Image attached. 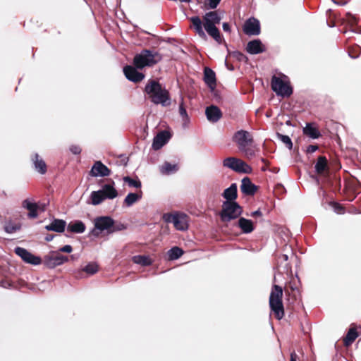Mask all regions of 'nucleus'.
I'll return each instance as SVG.
<instances>
[{
  "mask_svg": "<svg viewBox=\"0 0 361 361\" xmlns=\"http://www.w3.org/2000/svg\"><path fill=\"white\" fill-rule=\"evenodd\" d=\"M145 92L154 104H161L162 106H168L171 104L169 92L165 87H162L157 80H149L145 85Z\"/></svg>",
  "mask_w": 361,
  "mask_h": 361,
  "instance_id": "f257e3e1",
  "label": "nucleus"
},
{
  "mask_svg": "<svg viewBox=\"0 0 361 361\" xmlns=\"http://www.w3.org/2000/svg\"><path fill=\"white\" fill-rule=\"evenodd\" d=\"M162 59L161 55L157 51L150 49H142L139 54H135L133 59V65L140 69L145 67H152L158 63Z\"/></svg>",
  "mask_w": 361,
  "mask_h": 361,
  "instance_id": "f03ea898",
  "label": "nucleus"
},
{
  "mask_svg": "<svg viewBox=\"0 0 361 361\" xmlns=\"http://www.w3.org/2000/svg\"><path fill=\"white\" fill-rule=\"evenodd\" d=\"M282 298V287L274 284L272 286V289L269 295V307L278 320L281 319L284 316V307Z\"/></svg>",
  "mask_w": 361,
  "mask_h": 361,
  "instance_id": "7ed1b4c3",
  "label": "nucleus"
},
{
  "mask_svg": "<svg viewBox=\"0 0 361 361\" xmlns=\"http://www.w3.org/2000/svg\"><path fill=\"white\" fill-rule=\"evenodd\" d=\"M243 208L238 202H223L222 209L219 212L222 222H230L238 219L243 214Z\"/></svg>",
  "mask_w": 361,
  "mask_h": 361,
  "instance_id": "20e7f679",
  "label": "nucleus"
},
{
  "mask_svg": "<svg viewBox=\"0 0 361 361\" xmlns=\"http://www.w3.org/2000/svg\"><path fill=\"white\" fill-rule=\"evenodd\" d=\"M223 166L239 173L250 174L252 171V167L246 162L233 157L224 159L223 160Z\"/></svg>",
  "mask_w": 361,
  "mask_h": 361,
  "instance_id": "39448f33",
  "label": "nucleus"
},
{
  "mask_svg": "<svg viewBox=\"0 0 361 361\" xmlns=\"http://www.w3.org/2000/svg\"><path fill=\"white\" fill-rule=\"evenodd\" d=\"M271 87L276 95L281 97H289L293 94V87L289 82H285L276 75L271 78Z\"/></svg>",
  "mask_w": 361,
  "mask_h": 361,
  "instance_id": "423d86ee",
  "label": "nucleus"
},
{
  "mask_svg": "<svg viewBox=\"0 0 361 361\" xmlns=\"http://www.w3.org/2000/svg\"><path fill=\"white\" fill-rule=\"evenodd\" d=\"M114 219L110 216H97L94 219V228L91 230L90 234L97 237L99 233L106 231L109 234L111 228L114 226Z\"/></svg>",
  "mask_w": 361,
  "mask_h": 361,
  "instance_id": "0eeeda50",
  "label": "nucleus"
},
{
  "mask_svg": "<svg viewBox=\"0 0 361 361\" xmlns=\"http://www.w3.org/2000/svg\"><path fill=\"white\" fill-rule=\"evenodd\" d=\"M233 141L237 145L239 150H245V147L253 142V137L248 131L240 130L234 133Z\"/></svg>",
  "mask_w": 361,
  "mask_h": 361,
  "instance_id": "6e6552de",
  "label": "nucleus"
},
{
  "mask_svg": "<svg viewBox=\"0 0 361 361\" xmlns=\"http://www.w3.org/2000/svg\"><path fill=\"white\" fill-rule=\"evenodd\" d=\"M68 258L67 256L60 255L56 252H51L47 255L42 259V263L49 269H54L57 266L62 265L68 262Z\"/></svg>",
  "mask_w": 361,
  "mask_h": 361,
  "instance_id": "1a4fd4ad",
  "label": "nucleus"
},
{
  "mask_svg": "<svg viewBox=\"0 0 361 361\" xmlns=\"http://www.w3.org/2000/svg\"><path fill=\"white\" fill-rule=\"evenodd\" d=\"M14 252L27 264L37 266L42 263L40 257L32 254L25 248L16 247L14 249Z\"/></svg>",
  "mask_w": 361,
  "mask_h": 361,
  "instance_id": "9d476101",
  "label": "nucleus"
},
{
  "mask_svg": "<svg viewBox=\"0 0 361 361\" xmlns=\"http://www.w3.org/2000/svg\"><path fill=\"white\" fill-rule=\"evenodd\" d=\"M243 32L247 35L257 36L260 34V22L255 17H250L245 22L243 27Z\"/></svg>",
  "mask_w": 361,
  "mask_h": 361,
  "instance_id": "9b49d317",
  "label": "nucleus"
},
{
  "mask_svg": "<svg viewBox=\"0 0 361 361\" xmlns=\"http://www.w3.org/2000/svg\"><path fill=\"white\" fill-rule=\"evenodd\" d=\"M288 256L286 254H280L276 257V269L280 274H291L292 269L288 262Z\"/></svg>",
  "mask_w": 361,
  "mask_h": 361,
  "instance_id": "f8f14e48",
  "label": "nucleus"
},
{
  "mask_svg": "<svg viewBox=\"0 0 361 361\" xmlns=\"http://www.w3.org/2000/svg\"><path fill=\"white\" fill-rule=\"evenodd\" d=\"M139 68L136 66L126 65L123 67V73L126 78L131 82H139L142 81L145 78V75L139 72L137 70Z\"/></svg>",
  "mask_w": 361,
  "mask_h": 361,
  "instance_id": "ddd939ff",
  "label": "nucleus"
},
{
  "mask_svg": "<svg viewBox=\"0 0 361 361\" xmlns=\"http://www.w3.org/2000/svg\"><path fill=\"white\" fill-rule=\"evenodd\" d=\"M171 138V134L169 131L162 130L157 133L153 138L152 147L154 150L160 149L166 145Z\"/></svg>",
  "mask_w": 361,
  "mask_h": 361,
  "instance_id": "4468645a",
  "label": "nucleus"
},
{
  "mask_svg": "<svg viewBox=\"0 0 361 361\" xmlns=\"http://www.w3.org/2000/svg\"><path fill=\"white\" fill-rule=\"evenodd\" d=\"M90 173L94 177H106L111 174V170L101 161H97L93 164Z\"/></svg>",
  "mask_w": 361,
  "mask_h": 361,
  "instance_id": "2eb2a0df",
  "label": "nucleus"
},
{
  "mask_svg": "<svg viewBox=\"0 0 361 361\" xmlns=\"http://www.w3.org/2000/svg\"><path fill=\"white\" fill-rule=\"evenodd\" d=\"M245 49L250 54H259L264 52L266 47L259 39H255L248 42Z\"/></svg>",
  "mask_w": 361,
  "mask_h": 361,
  "instance_id": "dca6fc26",
  "label": "nucleus"
},
{
  "mask_svg": "<svg viewBox=\"0 0 361 361\" xmlns=\"http://www.w3.org/2000/svg\"><path fill=\"white\" fill-rule=\"evenodd\" d=\"M257 189L258 187L252 183L249 177L246 176L242 179L240 190L244 195L253 196L257 191Z\"/></svg>",
  "mask_w": 361,
  "mask_h": 361,
  "instance_id": "f3484780",
  "label": "nucleus"
},
{
  "mask_svg": "<svg viewBox=\"0 0 361 361\" xmlns=\"http://www.w3.org/2000/svg\"><path fill=\"white\" fill-rule=\"evenodd\" d=\"M203 80L207 86L213 91L216 87V78L215 72L209 67L204 68Z\"/></svg>",
  "mask_w": 361,
  "mask_h": 361,
  "instance_id": "a211bd4d",
  "label": "nucleus"
},
{
  "mask_svg": "<svg viewBox=\"0 0 361 361\" xmlns=\"http://www.w3.org/2000/svg\"><path fill=\"white\" fill-rule=\"evenodd\" d=\"M205 115L209 121L216 123L222 117V112L217 106L210 105L206 108Z\"/></svg>",
  "mask_w": 361,
  "mask_h": 361,
  "instance_id": "6ab92c4d",
  "label": "nucleus"
},
{
  "mask_svg": "<svg viewBox=\"0 0 361 361\" xmlns=\"http://www.w3.org/2000/svg\"><path fill=\"white\" fill-rule=\"evenodd\" d=\"M221 19L216 11H209L203 16L204 27L216 26L220 23Z\"/></svg>",
  "mask_w": 361,
  "mask_h": 361,
  "instance_id": "aec40b11",
  "label": "nucleus"
},
{
  "mask_svg": "<svg viewBox=\"0 0 361 361\" xmlns=\"http://www.w3.org/2000/svg\"><path fill=\"white\" fill-rule=\"evenodd\" d=\"M237 226L240 228L241 232L245 234L250 233L255 230L252 221L245 217L240 216L238 218Z\"/></svg>",
  "mask_w": 361,
  "mask_h": 361,
  "instance_id": "412c9836",
  "label": "nucleus"
},
{
  "mask_svg": "<svg viewBox=\"0 0 361 361\" xmlns=\"http://www.w3.org/2000/svg\"><path fill=\"white\" fill-rule=\"evenodd\" d=\"M66 226V221L59 219H54L50 224L45 226L44 228L49 231L63 233L65 231Z\"/></svg>",
  "mask_w": 361,
  "mask_h": 361,
  "instance_id": "4be33fe9",
  "label": "nucleus"
},
{
  "mask_svg": "<svg viewBox=\"0 0 361 361\" xmlns=\"http://www.w3.org/2000/svg\"><path fill=\"white\" fill-rule=\"evenodd\" d=\"M222 197L226 199L225 202H236L238 197V186L235 183H232L228 188H226L222 193Z\"/></svg>",
  "mask_w": 361,
  "mask_h": 361,
  "instance_id": "5701e85b",
  "label": "nucleus"
},
{
  "mask_svg": "<svg viewBox=\"0 0 361 361\" xmlns=\"http://www.w3.org/2000/svg\"><path fill=\"white\" fill-rule=\"evenodd\" d=\"M22 207L29 211L27 214L29 218L35 219L37 217V210L39 209V207L36 202H32L29 199H25L22 202Z\"/></svg>",
  "mask_w": 361,
  "mask_h": 361,
  "instance_id": "b1692460",
  "label": "nucleus"
},
{
  "mask_svg": "<svg viewBox=\"0 0 361 361\" xmlns=\"http://www.w3.org/2000/svg\"><path fill=\"white\" fill-rule=\"evenodd\" d=\"M31 159L35 171L39 174H45L47 172V164L45 161L39 157V155L37 153H35Z\"/></svg>",
  "mask_w": 361,
  "mask_h": 361,
  "instance_id": "393cba45",
  "label": "nucleus"
},
{
  "mask_svg": "<svg viewBox=\"0 0 361 361\" xmlns=\"http://www.w3.org/2000/svg\"><path fill=\"white\" fill-rule=\"evenodd\" d=\"M173 224L177 230L181 231H186L188 228L187 215L184 213H178V215Z\"/></svg>",
  "mask_w": 361,
  "mask_h": 361,
  "instance_id": "a878e982",
  "label": "nucleus"
},
{
  "mask_svg": "<svg viewBox=\"0 0 361 361\" xmlns=\"http://www.w3.org/2000/svg\"><path fill=\"white\" fill-rule=\"evenodd\" d=\"M103 196L104 195L106 199L112 200L117 197L118 192L114 188V182L112 184H104L100 189Z\"/></svg>",
  "mask_w": 361,
  "mask_h": 361,
  "instance_id": "bb28decb",
  "label": "nucleus"
},
{
  "mask_svg": "<svg viewBox=\"0 0 361 361\" xmlns=\"http://www.w3.org/2000/svg\"><path fill=\"white\" fill-rule=\"evenodd\" d=\"M190 20L191 21L195 32L197 33V35L201 37L202 39H206L207 35L203 30L202 27V22L200 19V18L197 16H192L190 18Z\"/></svg>",
  "mask_w": 361,
  "mask_h": 361,
  "instance_id": "cd10ccee",
  "label": "nucleus"
},
{
  "mask_svg": "<svg viewBox=\"0 0 361 361\" xmlns=\"http://www.w3.org/2000/svg\"><path fill=\"white\" fill-rule=\"evenodd\" d=\"M303 134L312 139H318L322 134L319 130L311 123H307L302 129Z\"/></svg>",
  "mask_w": 361,
  "mask_h": 361,
  "instance_id": "c85d7f7f",
  "label": "nucleus"
},
{
  "mask_svg": "<svg viewBox=\"0 0 361 361\" xmlns=\"http://www.w3.org/2000/svg\"><path fill=\"white\" fill-rule=\"evenodd\" d=\"M85 229V224L80 220H75L67 226V230L74 233H82Z\"/></svg>",
  "mask_w": 361,
  "mask_h": 361,
  "instance_id": "c756f323",
  "label": "nucleus"
},
{
  "mask_svg": "<svg viewBox=\"0 0 361 361\" xmlns=\"http://www.w3.org/2000/svg\"><path fill=\"white\" fill-rule=\"evenodd\" d=\"M314 169L315 172L318 174H322L329 169L328 161L326 157L319 156L317 158V162L314 165Z\"/></svg>",
  "mask_w": 361,
  "mask_h": 361,
  "instance_id": "7c9ffc66",
  "label": "nucleus"
},
{
  "mask_svg": "<svg viewBox=\"0 0 361 361\" xmlns=\"http://www.w3.org/2000/svg\"><path fill=\"white\" fill-rule=\"evenodd\" d=\"M22 225L20 223L13 222L11 219L5 221L4 225V230L8 234H13L21 229Z\"/></svg>",
  "mask_w": 361,
  "mask_h": 361,
  "instance_id": "2f4dec72",
  "label": "nucleus"
},
{
  "mask_svg": "<svg viewBox=\"0 0 361 361\" xmlns=\"http://www.w3.org/2000/svg\"><path fill=\"white\" fill-rule=\"evenodd\" d=\"M178 171V164H172L168 161H165L164 164L160 167V172L162 174L170 175L176 173Z\"/></svg>",
  "mask_w": 361,
  "mask_h": 361,
  "instance_id": "473e14b6",
  "label": "nucleus"
},
{
  "mask_svg": "<svg viewBox=\"0 0 361 361\" xmlns=\"http://www.w3.org/2000/svg\"><path fill=\"white\" fill-rule=\"evenodd\" d=\"M133 262L135 264L144 267L150 266L152 264V259L147 255H135L133 257Z\"/></svg>",
  "mask_w": 361,
  "mask_h": 361,
  "instance_id": "72a5a7b5",
  "label": "nucleus"
},
{
  "mask_svg": "<svg viewBox=\"0 0 361 361\" xmlns=\"http://www.w3.org/2000/svg\"><path fill=\"white\" fill-rule=\"evenodd\" d=\"M90 198L92 200V204L94 206L101 204L104 200L106 199L104 195L103 196V194L100 190L97 191H92L90 194Z\"/></svg>",
  "mask_w": 361,
  "mask_h": 361,
  "instance_id": "f704fd0d",
  "label": "nucleus"
},
{
  "mask_svg": "<svg viewBox=\"0 0 361 361\" xmlns=\"http://www.w3.org/2000/svg\"><path fill=\"white\" fill-rule=\"evenodd\" d=\"M183 253L184 252L181 248L174 246L168 251L167 255L170 260H176L179 259Z\"/></svg>",
  "mask_w": 361,
  "mask_h": 361,
  "instance_id": "c9c22d12",
  "label": "nucleus"
},
{
  "mask_svg": "<svg viewBox=\"0 0 361 361\" xmlns=\"http://www.w3.org/2000/svg\"><path fill=\"white\" fill-rule=\"evenodd\" d=\"M204 30L216 42L220 43L221 42V37L219 30L216 26H210L204 27Z\"/></svg>",
  "mask_w": 361,
  "mask_h": 361,
  "instance_id": "e433bc0d",
  "label": "nucleus"
},
{
  "mask_svg": "<svg viewBox=\"0 0 361 361\" xmlns=\"http://www.w3.org/2000/svg\"><path fill=\"white\" fill-rule=\"evenodd\" d=\"M142 198V192L140 191V194L130 192L127 195V196L124 199V203L128 207L132 206L135 202L138 201Z\"/></svg>",
  "mask_w": 361,
  "mask_h": 361,
  "instance_id": "4c0bfd02",
  "label": "nucleus"
},
{
  "mask_svg": "<svg viewBox=\"0 0 361 361\" xmlns=\"http://www.w3.org/2000/svg\"><path fill=\"white\" fill-rule=\"evenodd\" d=\"M358 336V333L355 329H350L345 338L344 345L348 346L351 345Z\"/></svg>",
  "mask_w": 361,
  "mask_h": 361,
  "instance_id": "58836bf2",
  "label": "nucleus"
},
{
  "mask_svg": "<svg viewBox=\"0 0 361 361\" xmlns=\"http://www.w3.org/2000/svg\"><path fill=\"white\" fill-rule=\"evenodd\" d=\"M276 135L279 140H280L283 143L286 145L288 149H292L293 142L288 135H283L279 133H276Z\"/></svg>",
  "mask_w": 361,
  "mask_h": 361,
  "instance_id": "ea45409f",
  "label": "nucleus"
},
{
  "mask_svg": "<svg viewBox=\"0 0 361 361\" xmlns=\"http://www.w3.org/2000/svg\"><path fill=\"white\" fill-rule=\"evenodd\" d=\"M123 180L125 183H127L130 187H133L135 188H140L142 186L141 181L137 178L133 179L130 178V176H124L123 178Z\"/></svg>",
  "mask_w": 361,
  "mask_h": 361,
  "instance_id": "a19ab883",
  "label": "nucleus"
},
{
  "mask_svg": "<svg viewBox=\"0 0 361 361\" xmlns=\"http://www.w3.org/2000/svg\"><path fill=\"white\" fill-rule=\"evenodd\" d=\"M229 55L240 62L246 63L248 61V58L243 53L238 50L230 51Z\"/></svg>",
  "mask_w": 361,
  "mask_h": 361,
  "instance_id": "79ce46f5",
  "label": "nucleus"
},
{
  "mask_svg": "<svg viewBox=\"0 0 361 361\" xmlns=\"http://www.w3.org/2000/svg\"><path fill=\"white\" fill-rule=\"evenodd\" d=\"M87 274L93 275L98 271V265L96 263H88L82 269Z\"/></svg>",
  "mask_w": 361,
  "mask_h": 361,
  "instance_id": "37998d69",
  "label": "nucleus"
},
{
  "mask_svg": "<svg viewBox=\"0 0 361 361\" xmlns=\"http://www.w3.org/2000/svg\"><path fill=\"white\" fill-rule=\"evenodd\" d=\"M179 114H180V116L182 117V119L183 121H189V116L188 115L186 109L184 106L183 98H181V102L179 104Z\"/></svg>",
  "mask_w": 361,
  "mask_h": 361,
  "instance_id": "c03bdc74",
  "label": "nucleus"
},
{
  "mask_svg": "<svg viewBox=\"0 0 361 361\" xmlns=\"http://www.w3.org/2000/svg\"><path fill=\"white\" fill-rule=\"evenodd\" d=\"M127 228V225L123 223H118V224H114V226L111 228V230L109 231V234L121 231L123 230H126Z\"/></svg>",
  "mask_w": 361,
  "mask_h": 361,
  "instance_id": "a18cd8bd",
  "label": "nucleus"
},
{
  "mask_svg": "<svg viewBox=\"0 0 361 361\" xmlns=\"http://www.w3.org/2000/svg\"><path fill=\"white\" fill-rule=\"evenodd\" d=\"M331 205L334 211L338 214H342L345 213V208L339 203L333 202Z\"/></svg>",
  "mask_w": 361,
  "mask_h": 361,
  "instance_id": "49530a36",
  "label": "nucleus"
},
{
  "mask_svg": "<svg viewBox=\"0 0 361 361\" xmlns=\"http://www.w3.org/2000/svg\"><path fill=\"white\" fill-rule=\"evenodd\" d=\"M220 2L221 0H208V2H205V8L207 9H215Z\"/></svg>",
  "mask_w": 361,
  "mask_h": 361,
  "instance_id": "de8ad7c7",
  "label": "nucleus"
},
{
  "mask_svg": "<svg viewBox=\"0 0 361 361\" xmlns=\"http://www.w3.org/2000/svg\"><path fill=\"white\" fill-rule=\"evenodd\" d=\"M177 215H178V213H176L174 214H171V213H166L163 215V219L166 223H173L175 219L176 218Z\"/></svg>",
  "mask_w": 361,
  "mask_h": 361,
  "instance_id": "09e8293b",
  "label": "nucleus"
},
{
  "mask_svg": "<svg viewBox=\"0 0 361 361\" xmlns=\"http://www.w3.org/2000/svg\"><path fill=\"white\" fill-rule=\"evenodd\" d=\"M346 20H348V23L353 26V25L357 24V19L355 16L350 13H347L346 14Z\"/></svg>",
  "mask_w": 361,
  "mask_h": 361,
  "instance_id": "8fccbe9b",
  "label": "nucleus"
},
{
  "mask_svg": "<svg viewBox=\"0 0 361 361\" xmlns=\"http://www.w3.org/2000/svg\"><path fill=\"white\" fill-rule=\"evenodd\" d=\"M69 150L71 151V152L73 154H80L81 153V148L80 147V146L78 145H73L71 146H70L69 147Z\"/></svg>",
  "mask_w": 361,
  "mask_h": 361,
  "instance_id": "3c124183",
  "label": "nucleus"
},
{
  "mask_svg": "<svg viewBox=\"0 0 361 361\" xmlns=\"http://www.w3.org/2000/svg\"><path fill=\"white\" fill-rule=\"evenodd\" d=\"M319 147L317 145H310L306 148V153L307 154H312L315 152L317 150H318Z\"/></svg>",
  "mask_w": 361,
  "mask_h": 361,
  "instance_id": "603ef678",
  "label": "nucleus"
},
{
  "mask_svg": "<svg viewBox=\"0 0 361 361\" xmlns=\"http://www.w3.org/2000/svg\"><path fill=\"white\" fill-rule=\"evenodd\" d=\"M73 250V247L70 245H66L59 248V251L62 252L71 253Z\"/></svg>",
  "mask_w": 361,
  "mask_h": 361,
  "instance_id": "864d4df0",
  "label": "nucleus"
},
{
  "mask_svg": "<svg viewBox=\"0 0 361 361\" xmlns=\"http://www.w3.org/2000/svg\"><path fill=\"white\" fill-rule=\"evenodd\" d=\"M222 28H223V30L226 32H231V26H230L229 23L227 22L223 23Z\"/></svg>",
  "mask_w": 361,
  "mask_h": 361,
  "instance_id": "5fc2aeb1",
  "label": "nucleus"
},
{
  "mask_svg": "<svg viewBox=\"0 0 361 361\" xmlns=\"http://www.w3.org/2000/svg\"><path fill=\"white\" fill-rule=\"evenodd\" d=\"M240 152H245L247 156H254L255 152L252 149L245 147V150H240Z\"/></svg>",
  "mask_w": 361,
  "mask_h": 361,
  "instance_id": "6e6d98bb",
  "label": "nucleus"
},
{
  "mask_svg": "<svg viewBox=\"0 0 361 361\" xmlns=\"http://www.w3.org/2000/svg\"><path fill=\"white\" fill-rule=\"evenodd\" d=\"M251 216H262V212L260 211L259 209H258L257 210L255 211V212H252L251 213Z\"/></svg>",
  "mask_w": 361,
  "mask_h": 361,
  "instance_id": "4d7b16f0",
  "label": "nucleus"
},
{
  "mask_svg": "<svg viewBox=\"0 0 361 361\" xmlns=\"http://www.w3.org/2000/svg\"><path fill=\"white\" fill-rule=\"evenodd\" d=\"M54 236L55 235L53 234H47V235L44 237V240L47 242H50L54 239Z\"/></svg>",
  "mask_w": 361,
  "mask_h": 361,
  "instance_id": "13d9d810",
  "label": "nucleus"
},
{
  "mask_svg": "<svg viewBox=\"0 0 361 361\" xmlns=\"http://www.w3.org/2000/svg\"><path fill=\"white\" fill-rule=\"evenodd\" d=\"M298 355L295 351L290 353V361H297Z\"/></svg>",
  "mask_w": 361,
  "mask_h": 361,
  "instance_id": "bf43d9fd",
  "label": "nucleus"
},
{
  "mask_svg": "<svg viewBox=\"0 0 361 361\" xmlns=\"http://www.w3.org/2000/svg\"><path fill=\"white\" fill-rule=\"evenodd\" d=\"M225 65H226V66L227 67V68H228V70H230V71H233V70H234V67H233V66H232V65H231V66H230V65H228V63L226 62V61H225Z\"/></svg>",
  "mask_w": 361,
  "mask_h": 361,
  "instance_id": "052dcab7",
  "label": "nucleus"
},
{
  "mask_svg": "<svg viewBox=\"0 0 361 361\" xmlns=\"http://www.w3.org/2000/svg\"><path fill=\"white\" fill-rule=\"evenodd\" d=\"M334 4H336L338 5H345L346 3L345 2H339V1H336L335 0H331Z\"/></svg>",
  "mask_w": 361,
  "mask_h": 361,
  "instance_id": "680f3d73",
  "label": "nucleus"
},
{
  "mask_svg": "<svg viewBox=\"0 0 361 361\" xmlns=\"http://www.w3.org/2000/svg\"><path fill=\"white\" fill-rule=\"evenodd\" d=\"M348 55L352 59H357L359 56V55H353L350 52H349Z\"/></svg>",
  "mask_w": 361,
  "mask_h": 361,
  "instance_id": "e2e57ef3",
  "label": "nucleus"
},
{
  "mask_svg": "<svg viewBox=\"0 0 361 361\" xmlns=\"http://www.w3.org/2000/svg\"><path fill=\"white\" fill-rule=\"evenodd\" d=\"M286 124L287 126H293V125H292V123H291V121H290V120L287 121L286 122Z\"/></svg>",
  "mask_w": 361,
  "mask_h": 361,
  "instance_id": "0e129e2a",
  "label": "nucleus"
},
{
  "mask_svg": "<svg viewBox=\"0 0 361 361\" xmlns=\"http://www.w3.org/2000/svg\"><path fill=\"white\" fill-rule=\"evenodd\" d=\"M45 207H46V204H42V207H41V208H39V209H40L42 211H44V210H45Z\"/></svg>",
  "mask_w": 361,
  "mask_h": 361,
  "instance_id": "69168bd1",
  "label": "nucleus"
},
{
  "mask_svg": "<svg viewBox=\"0 0 361 361\" xmlns=\"http://www.w3.org/2000/svg\"><path fill=\"white\" fill-rule=\"evenodd\" d=\"M181 2L189 3L191 0H180Z\"/></svg>",
  "mask_w": 361,
  "mask_h": 361,
  "instance_id": "338daca9",
  "label": "nucleus"
},
{
  "mask_svg": "<svg viewBox=\"0 0 361 361\" xmlns=\"http://www.w3.org/2000/svg\"><path fill=\"white\" fill-rule=\"evenodd\" d=\"M351 31H352L353 32H357V33H360V34H361V31H360V32H357V31H355V30H352Z\"/></svg>",
  "mask_w": 361,
  "mask_h": 361,
  "instance_id": "774afa93",
  "label": "nucleus"
}]
</instances>
